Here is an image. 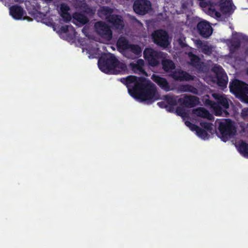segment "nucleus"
<instances>
[{
	"label": "nucleus",
	"instance_id": "nucleus-1",
	"mask_svg": "<svg viewBox=\"0 0 248 248\" xmlns=\"http://www.w3.org/2000/svg\"><path fill=\"white\" fill-rule=\"evenodd\" d=\"M121 81L126 85L129 94L140 101L149 104L158 98L155 85L145 78L130 76Z\"/></svg>",
	"mask_w": 248,
	"mask_h": 248
},
{
	"label": "nucleus",
	"instance_id": "nucleus-2",
	"mask_svg": "<svg viewBox=\"0 0 248 248\" xmlns=\"http://www.w3.org/2000/svg\"><path fill=\"white\" fill-rule=\"evenodd\" d=\"M98 65L102 71L108 74H118L126 69V65L112 55L101 57L98 60Z\"/></svg>",
	"mask_w": 248,
	"mask_h": 248
},
{
	"label": "nucleus",
	"instance_id": "nucleus-3",
	"mask_svg": "<svg viewBox=\"0 0 248 248\" xmlns=\"http://www.w3.org/2000/svg\"><path fill=\"white\" fill-rule=\"evenodd\" d=\"M217 123L219 130L217 135L223 141H226L235 134L236 132V126L234 123L231 120L224 119Z\"/></svg>",
	"mask_w": 248,
	"mask_h": 248
},
{
	"label": "nucleus",
	"instance_id": "nucleus-4",
	"mask_svg": "<svg viewBox=\"0 0 248 248\" xmlns=\"http://www.w3.org/2000/svg\"><path fill=\"white\" fill-rule=\"evenodd\" d=\"M230 88L242 101L248 103V84L235 79L230 83Z\"/></svg>",
	"mask_w": 248,
	"mask_h": 248
},
{
	"label": "nucleus",
	"instance_id": "nucleus-5",
	"mask_svg": "<svg viewBox=\"0 0 248 248\" xmlns=\"http://www.w3.org/2000/svg\"><path fill=\"white\" fill-rule=\"evenodd\" d=\"M153 42L163 49H166L170 44L171 38L166 30L157 29L151 34Z\"/></svg>",
	"mask_w": 248,
	"mask_h": 248
},
{
	"label": "nucleus",
	"instance_id": "nucleus-6",
	"mask_svg": "<svg viewBox=\"0 0 248 248\" xmlns=\"http://www.w3.org/2000/svg\"><path fill=\"white\" fill-rule=\"evenodd\" d=\"M113 9L108 7H102L98 11L99 15L100 16L108 19V20L111 23L114 27L118 30L123 29L124 27L123 21L121 19V17L119 16L112 15Z\"/></svg>",
	"mask_w": 248,
	"mask_h": 248
},
{
	"label": "nucleus",
	"instance_id": "nucleus-7",
	"mask_svg": "<svg viewBox=\"0 0 248 248\" xmlns=\"http://www.w3.org/2000/svg\"><path fill=\"white\" fill-rule=\"evenodd\" d=\"M232 4L230 0H220L219 5L216 3H212L210 7L208 8V14L213 17L219 18L221 16L220 14L217 11L218 8L224 13H227L230 12L232 9Z\"/></svg>",
	"mask_w": 248,
	"mask_h": 248
},
{
	"label": "nucleus",
	"instance_id": "nucleus-8",
	"mask_svg": "<svg viewBox=\"0 0 248 248\" xmlns=\"http://www.w3.org/2000/svg\"><path fill=\"white\" fill-rule=\"evenodd\" d=\"M213 97L217 100L216 103H212L211 101L210 105L213 108L215 114L217 115H221L223 112L226 113V111L223 108L226 109L229 108V105L227 99L223 95L214 93Z\"/></svg>",
	"mask_w": 248,
	"mask_h": 248
},
{
	"label": "nucleus",
	"instance_id": "nucleus-9",
	"mask_svg": "<svg viewBox=\"0 0 248 248\" xmlns=\"http://www.w3.org/2000/svg\"><path fill=\"white\" fill-rule=\"evenodd\" d=\"M94 29L96 33L105 41H110L112 37L111 28L106 22L99 21L94 24Z\"/></svg>",
	"mask_w": 248,
	"mask_h": 248
},
{
	"label": "nucleus",
	"instance_id": "nucleus-10",
	"mask_svg": "<svg viewBox=\"0 0 248 248\" xmlns=\"http://www.w3.org/2000/svg\"><path fill=\"white\" fill-rule=\"evenodd\" d=\"M133 9L137 14L144 16L151 11L152 4L148 0H136L133 5Z\"/></svg>",
	"mask_w": 248,
	"mask_h": 248
},
{
	"label": "nucleus",
	"instance_id": "nucleus-11",
	"mask_svg": "<svg viewBox=\"0 0 248 248\" xmlns=\"http://www.w3.org/2000/svg\"><path fill=\"white\" fill-rule=\"evenodd\" d=\"M163 54L152 48H146L144 51L145 58L148 61L149 64L153 66H157L159 63V59L162 58Z\"/></svg>",
	"mask_w": 248,
	"mask_h": 248
},
{
	"label": "nucleus",
	"instance_id": "nucleus-12",
	"mask_svg": "<svg viewBox=\"0 0 248 248\" xmlns=\"http://www.w3.org/2000/svg\"><path fill=\"white\" fill-rule=\"evenodd\" d=\"M212 70L216 74L218 86L223 88L226 87L228 82V78L223 69L219 65H215Z\"/></svg>",
	"mask_w": 248,
	"mask_h": 248
},
{
	"label": "nucleus",
	"instance_id": "nucleus-13",
	"mask_svg": "<svg viewBox=\"0 0 248 248\" xmlns=\"http://www.w3.org/2000/svg\"><path fill=\"white\" fill-rule=\"evenodd\" d=\"M197 29L199 34L204 38L209 37L213 32V29L210 24L205 20L198 23Z\"/></svg>",
	"mask_w": 248,
	"mask_h": 248
},
{
	"label": "nucleus",
	"instance_id": "nucleus-14",
	"mask_svg": "<svg viewBox=\"0 0 248 248\" xmlns=\"http://www.w3.org/2000/svg\"><path fill=\"white\" fill-rule=\"evenodd\" d=\"M141 52V48L138 45H132L123 51V55L128 59H134Z\"/></svg>",
	"mask_w": 248,
	"mask_h": 248
},
{
	"label": "nucleus",
	"instance_id": "nucleus-15",
	"mask_svg": "<svg viewBox=\"0 0 248 248\" xmlns=\"http://www.w3.org/2000/svg\"><path fill=\"white\" fill-rule=\"evenodd\" d=\"M145 62L144 60L139 59L129 64V68L135 73L147 75L144 66Z\"/></svg>",
	"mask_w": 248,
	"mask_h": 248
},
{
	"label": "nucleus",
	"instance_id": "nucleus-16",
	"mask_svg": "<svg viewBox=\"0 0 248 248\" xmlns=\"http://www.w3.org/2000/svg\"><path fill=\"white\" fill-rule=\"evenodd\" d=\"M178 102L186 107H193L199 103V99L195 96H184L178 99Z\"/></svg>",
	"mask_w": 248,
	"mask_h": 248
},
{
	"label": "nucleus",
	"instance_id": "nucleus-17",
	"mask_svg": "<svg viewBox=\"0 0 248 248\" xmlns=\"http://www.w3.org/2000/svg\"><path fill=\"white\" fill-rule=\"evenodd\" d=\"M241 38V35L240 34L235 33L233 35L232 40H227L226 41L231 52H234L239 47Z\"/></svg>",
	"mask_w": 248,
	"mask_h": 248
},
{
	"label": "nucleus",
	"instance_id": "nucleus-18",
	"mask_svg": "<svg viewBox=\"0 0 248 248\" xmlns=\"http://www.w3.org/2000/svg\"><path fill=\"white\" fill-rule=\"evenodd\" d=\"M153 80L160 86L162 89L166 91L172 90L173 88L170 87L167 80L158 75H153Z\"/></svg>",
	"mask_w": 248,
	"mask_h": 248
},
{
	"label": "nucleus",
	"instance_id": "nucleus-19",
	"mask_svg": "<svg viewBox=\"0 0 248 248\" xmlns=\"http://www.w3.org/2000/svg\"><path fill=\"white\" fill-rule=\"evenodd\" d=\"M75 7L77 9L89 15H93L95 12V11L90 8L84 0L76 1L75 3Z\"/></svg>",
	"mask_w": 248,
	"mask_h": 248
},
{
	"label": "nucleus",
	"instance_id": "nucleus-20",
	"mask_svg": "<svg viewBox=\"0 0 248 248\" xmlns=\"http://www.w3.org/2000/svg\"><path fill=\"white\" fill-rule=\"evenodd\" d=\"M73 22L78 26H81L89 21L88 18L80 13H75L73 15Z\"/></svg>",
	"mask_w": 248,
	"mask_h": 248
},
{
	"label": "nucleus",
	"instance_id": "nucleus-21",
	"mask_svg": "<svg viewBox=\"0 0 248 248\" xmlns=\"http://www.w3.org/2000/svg\"><path fill=\"white\" fill-rule=\"evenodd\" d=\"M24 11L23 9L20 6L14 5L10 8V15L15 19H21L23 15Z\"/></svg>",
	"mask_w": 248,
	"mask_h": 248
},
{
	"label": "nucleus",
	"instance_id": "nucleus-22",
	"mask_svg": "<svg viewBox=\"0 0 248 248\" xmlns=\"http://www.w3.org/2000/svg\"><path fill=\"white\" fill-rule=\"evenodd\" d=\"M193 113L198 117L206 118L211 120L213 118V115L204 108L199 107L192 110Z\"/></svg>",
	"mask_w": 248,
	"mask_h": 248
},
{
	"label": "nucleus",
	"instance_id": "nucleus-23",
	"mask_svg": "<svg viewBox=\"0 0 248 248\" xmlns=\"http://www.w3.org/2000/svg\"><path fill=\"white\" fill-rule=\"evenodd\" d=\"M58 8H59V13L64 21L67 22L71 20V16L68 13L70 9L67 4L62 3L59 6H58Z\"/></svg>",
	"mask_w": 248,
	"mask_h": 248
},
{
	"label": "nucleus",
	"instance_id": "nucleus-24",
	"mask_svg": "<svg viewBox=\"0 0 248 248\" xmlns=\"http://www.w3.org/2000/svg\"><path fill=\"white\" fill-rule=\"evenodd\" d=\"M172 77L174 79L177 80H187L191 79V76L190 75L182 71L175 72L173 74Z\"/></svg>",
	"mask_w": 248,
	"mask_h": 248
},
{
	"label": "nucleus",
	"instance_id": "nucleus-25",
	"mask_svg": "<svg viewBox=\"0 0 248 248\" xmlns=\"http://www.w3.org/2000/svg\"><path fill=\"white\" fill-rule=\"evenodd\" d=\"M178 90L181 92H190L194 94H198V90L195 87L188 85H180L178 87Z\"/></svg>",
	"mask_w": 248,
	"mask_h": 248
},
{
	"label": "nucleus",
	"instance_id": "nucleus-26",
	"mask_svg": "<svg viewBox=\"0 0 248 248\" xmlns=\"http://www.w3.org/2000/svg\"><path fill=\"white\" fill-rule=\"evenodd\" d=\"M131 45L128 44L127 40L125 38L122 37H120L117 42V46L118 48L122 52L125 49L130 47Z\"/></svg>",
	"mask_w": 248,
	"mask_h": 248
},
{
	"label": "nucleus",
	"instance_id": "nucleus-27",
	"mask_svg": "<svg viewBox=\"0 0 248 248\" xmlns=\"http://www.w3.org/2000/svg\"><path fill=\"white\" fill-rule=\"evenodd\" d=\"M163 68L166 71H171L175 68V64L173 62L168 59H165L162 61Z\"/></svg>",
	"mask_w": 248,
	"mask_h": 248
},
{
	"label": "nucleus",
	"instance_id": "nucleus-28",
	"mask_svg": "<svg viewBox=\"0 0 248 248\" xmlns=\"http://www.w3.org/2000/svg\"><path fill=\"white\" fill-rule=\"evenodd\" d=\"M165 100L169 105V106L173 107L176 105L178 99H177V97L171 96L170 95H167L164 96Z\"/></svg>",
	"mask_w": 248,
	"mask_h": 248
},
{
	"label": "nucleus",
	"instance_id": "nucleus-29",
	"mask_svg": "<svg viewBox=\"0 0 248 248\" xmlns=\"http://www.w3.org/2000/svg\"><path fill=\"white\" fill-rule=\"evenodd\" d=\"M238 150L244 156L248 157V144L244 142H241Z\"/></svg>",
	"mask_w": 248,
	"mask_h": 248
},
{
	"label": "nucleus",
	"instance_id": "nucleus-30",
	"mask_svg": "<svg viewBox=\"0 0 248 248\" xmlns=\"http://www.w3.org/2000/svg\"><path fill=\"white\" fill-rule=\"evenodd\" d=\"M189 57L190 59V64L194 67L199 66L200 62L199 58L197 56L191 53L189 54Z\"/></svg>",
	"mask_w": 248,
	"mask_h": 248
},
{
	"label": "nucleus",
	"instance_id": "nucleus-31",
	"mask_svg": "<svg viewBox=\"0 0 248 248\" xmlns=\"http://www.w3.org/2000/svg\"><path fill=\"white\" fill-rule=\"evenodd\" d=\"M195 131H196L197 134L203 139H206L209 137V135L205 130H203L198 126Z\"/></svg>",
	"mask_w": 248,
	"mask_h": 248
},
{
	"label": "nucleus",
	"instance_id": "nucleus-32",
	"mask_svg": "<svg viewBox=\"0 0 248 248\" xmlns=\"http://www.w3.org/2000/svg\"><path fill=\"white\" fill-rule=\"evenodd\" d=\"M202 51L207 55H210L213 52V47L212 46H209L204 44L202 46Z\"/></svg>",
	"mask_w": 248,
	"mask_h": 248
},
{
	"label": "nucleus",
	"instance_id": "nucleus-33",
	"mask_svg": "<svg viewBox=\"0 0 248 248\" xmlns=\"http://www.w3.org/2000/svg\"><path fill=\"white\" fill-rule=\"evenodd\" d=\"M176 113L182 117H185L186 116V113L185 112V110L182 107H179L177 108L176 110Z\"/></svg>",
	"mask_w": 248,
	"mask_h": 248
},
{
	"label": "nucleus",
	"instance_id": "nucleus-34",
	"mask_svg": "<svg viewBox=\"0 0 248 248\" xmlns=\"http://www.w3.org/2000/svg\"><path fill=\"white\" fill-rule=\"evenodd\" d=\"M167 102H165V101H162V102H158V105L160 107H162V108H166V109L169 111H173V109L174 108L171 107H170V106H169L168 105H167L166 104Z\"/></svg>",
	"mask_w": 248,
	"mask_h": 248
},
{
	"label": "nucleus",
	"instance_id": "nucleus-35",
	"mask_svg": "<svg viewBox=\"0 0 248 248\" xmlns=\"http://www.w3.org/2000/svg\"><path fill=\"white\" fill-rule=\"evenodd\" d=\"M201 126L207 130H211L212 129V125L207 122H201L200 123Z\"/></svg>",
	"mask_w": 248,
	"mask_h": 248
},
{
	"label": "nucleus",
	"instance_id": "nucleus-36",
	"mask_svg": "<svg viewBox=\"0 0 248 248\" xmlns=\"http://www.w3.org/2000/svg\"><path fill=\"white\" fill-rule=\"evenodd\" d=\"M178 44L179 45L182 47H184L186 46V44L185 43V38L183 36H181L177 40Z\"/></svg>",
	"mask_w": 248,
	"mask_h": 248
},
{
	"label": "nucleus",
	"instance_id": "nucleus-37",
	"mask_svg": "<svg viewBox=\"0 0 248 248\" xmlns=\"http://www.w3.org/2000/svg\"><path fill=\"white\" fill-rule=\"evenodd\" d=\"M241 116L245 119H248V108H244L242 109Z\"/></svg>",
	"mask_w": 248,
	"mask_h": 248
},
{
	"label": "nucleus",
	"instance_id": "nucleus-38",
	"mask_svg": "<svg viewBox=\"0 0 248 248\" xmlns=\"http://www.w3.org/2000/svg\"><path fill=\"white\" fill-rule=\"evenodd\" d=\"M190 5H192V0H187L186 1L182 3V7L183 9H186Z\"/></svg>",
	"mask_w": 248,
	"mask_h": 248
},
{
	"label": "nucleus",
	"instance_id": "nucleus-39",
	"mask_svg": "<svg viewBox=\"0 0 248 248\" xmlns=\"http://www.w3.org/2000/svg\"><path fill=\"white\" fill-rule=\"evenodd\" d=\"M185 124L186 126H188L192 130H195L197 128V126L191 124L189 121H186Z\"/></svg>",
	"mask_w": 248,
	"mask_h": 248
},
{
	"label": "nucleus",
	"instance_id": "nucleus-40",
	"mask_svg": "<svg viewBox=\"0 0 248 248\" xmlns=\"http://www.w3.org/2000/svg\"><path fill=\"white\" fill-rule=\"evenodd\" d=\"M212 3H211V2L209 1V3H207V2H205V1H202V2H200V5L202 7H206L207 6H209V8L210 7V5L211 4H212Z\"/></svg>",
	"mask_w": 248,
	"mask_h": 248
},
{
	"label": "nucleus",
	"instance_id": "nucleus-41",
	"mask_svg": "<svg viewBox=\"0 0 248 248\" xmlns=\"http://www.w3.org/2000/svg\"><path fill=\"white\" fill-rule=\"evenodd\" d=\"M68 26H62L61 28V31L63 32H66L67 31H68Z\"/></svg>",
	"mask_w": 248,
	"mask_h": 248
},
{
	"label": "nucleus",
	"instance_id": "nucleus-42",
	"mask_svg": "<svg viewBox=\"0 0 248 248\" xmlns=\"http://www.w3.org/2000/svg\"><path fill=\"white\" fill-rule=\"evenodd\" d=\"M196 44L200 47H201V48H202V46H203L204 44H202V41L200 40H197L196 41Z\"/></svg>",
	"mask_w": 248,
	"mask_h": 248
},
{
	"label": "nucleus",
	"instance_id": "nucleus-43",
	"mask_svg": "<svg viewBox=\"0 0 248 248\" xmlns=\"http://www.w3.org/2000/svg\"><path fill=\"white\" fill-rule=\"evenodd\" d=\"M24 19H27L28 20H30V21L31 20V17H29V16H25L24 18Z\"/></svg>",
	"mask_w": 248,
	"mask_h": 248
},
{
	"label": "nucleus",
	"instance_id": "nucleus-44",
	"mask_svg": "<svg viewBox=\"0 0 248 248\" xmlns=\"http://www.w3.org/2000/svg\"><path fill=\"white\" fill-rule=\"evenodd\" d=\"M103 2H105L106 3H109L110 1V0H102Z\"/></svg>",
	"mask_w": 248,
	"mask_h": 248
},
{
	"label": "nucleus",
	"instance_id": "nucleus-45",
	"mask_svg": "<svg viewBox=\"0 0 248 248\" xmlns=\"http://www.w3.org/2000/svg\"><path fill=\"white\" fill-rule=\"evenodd\" d=\"M85 51H86L87 53H88V50L87 49H86V51H85L84 49H83V52H84Z\"/></svg>",
	"mask_w": 248,
	"mask_h": 248
},
{
	"label": "nucleus",
	"instance_id": "nucleus-46",
	"mask_svg": "<svg viewBox=\"0 0 248 248\" xmlns=\"http://www.w3.org/2000/svg\"><path fill=\"white\" fill-rule=\"evenodd\" d=\"M131 19H134V20H136V18H135L134 16H132V17H131Z\"/></svg>",
	"mask_w": 248,
	"mask_h": 248
},
{
	"label": "nucleus",
	"instance_id": "nucleus-47",
	"mask_svg": "<svg viewBox=\"0 0 248 248\" xmlns=\"http://www.w3.org/2000/svg\"><path fill=\"white\" fill-rule=\"evenodd\" d=\"M247 73L248 75V69L247 70Z\"/></svg>",
	"mask_w": 248,
	"mask_h": 248
},
{
	"label": "nucleus",
	"instance_id": "nucleus-48",
	"mask_svg": "<svg viewBox=\"0 0 248 248\" xmlns=\"http://www.w3.org/2000/svg\"><path fill=\"white\" fill-rule=\"evenodd\" d=\"M18 0H16V1H18Z\"/></svg>",
	"mask_w": 248,
	"mask_h": 248
}]
</instances>
